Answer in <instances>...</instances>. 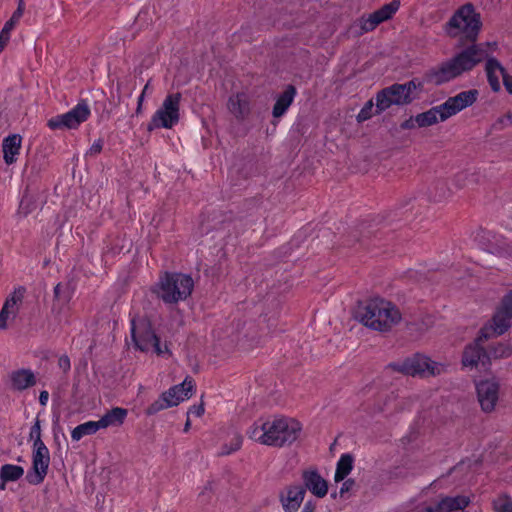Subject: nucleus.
Returning <instances> with one entry per match:
<instances>
[{"label":"nucleus","instance_id":"dca6fc26","mask_svg":"<svg viewBox=\"0 0 512 512\" xmlns=\"http://www.w3.org/2000/svg\"><path fill=\"white\" fill-rule=\"evenodd\" d=\"M305 498V488L299 484H292L284 488L279 500L284 512H297Z\"/></svg>","mask_w":512,"mask_h":512},{"label":"nucleus","instance_id":"20e7f679","mask_svg":"<svg viewBox=\"0 0 512 512\" xmlns=\"http://www.w3.org/2000/svg\"><path fill=\"white\" fill-rule=\"evenodd\" d=\"M420 82L411 80L404 84H393L379 91L375 97V112L380 114L393 105L401 106L411 103L416 98Z\"/></svg>","mask_w":512,"mask_h":512},{"label":"nucleus","instance_id":"680f3d73","mask_svg":"<svg viewBox=\"0 0 512 512\" xmlns=\"http://www.w3.org/2000/svg\"><path fill=\"white\" fill-rule=\"evenodd\" d=\"M190 428V421L187 420L186 424H185V427H184V432H187Z\"/></svg>","mask_w":512,"mask_h":512},{"label":"nucleus","instance_id":"b1692460","mask_svg":"<svg viewBox=\"0 0 512 512\" xmlns=\"http://www.w3.org/2000/svg\"><path fill=\"white\" fill-rule=\"evenodd\" d=\"M11 385L14 390L22 391L36 383L34 373L29 369H19L10 375Z\"/></svg>","mask_w":512,"mask_h":512},{"label":"nucleus","instance_id":"79ce46f5","mask_svg":"<svg viewBox=\"0 0 512 512\" xmlns=\"http://www.w3.org/2000/svg\"><path fill=\"white\" fill-rule=\"evenodd\" d=\"M103 148V140L98 139L93 142V144L90 146L89 150L86 153V156H95L99 154L102 151Z\"/></svg>","mask_w":512,"mask_h":512},{"label":"nucleus","instance_id":"7c9ffc66","mask_svg":"<svg viewBox=\"0 0 512 512\" xmlns=\"http://www.w3.org/2000/svg\"><path fill=\"white\" fill-rule=\"evenodd\" d=\"M476 240L482 249L487 250L491 253L497 252L495 244L498 243V238L495 234L490 231H478L476 234Z\"/></svg>","mask_w":512,"mask_h":512},{"label":"nucleus","instance_id":"f704fd0d","mask_svg":"<svg viewBox=\"0 0 512 512\" xmlns=\"http://www.w3.org/2000/svg\"><path fill=\"white\" fill-rule=\"evenodd\" d=\"M175 402H167L166 398L161 395L156 401H154L149 407L146 409L147 415H154L161 410L167 409L169 407H173Z\"/></svg>","mask_w":512,"mask_h":512},{"label":"nucleus","instance_id":"6e6d98bb","mask_svg":"<svg viewBox=\"0 0 512 512\" xmlns=\"http://www.w3.org/2000/svg\"><path fill=\"white\" fill-rule=\"evenodd\" d=\"M203 412H204V408L201 406H199V407L194 406L190 409V413H193L196 416H201L203 414Z\"/></svg>","mask_w":512,"mask_h":512},{"label":"nucleus","instance_id":"c9c22d12","mask_svg":"<svg viewBox=\"0 0 512 512\" xmlns=\"http://www.w3.org/2000/svg\"><path fill=\"white\" fill-rule=\"evenodd\" d=\"M512 354V346L510 344L499 343L497 346L493 347L489 353L488 359L490 357L493 358H503L508 357Z\"/></svg>","mask_w":512,"mask_h":512},{"label":"nucleus","instance_id":"9b49d317","mask_svg":"<svg viewBox=\"0 0 512 512\" xmlns=\"http://www.w3.org/2000/svg\"><path fill=\"white\" fill-rule=\"evenodd\" d=\"M480 62L481 60L471 43L466 47L457 49L454 56L450 58V78H454L465 72L471 71Z\"/></svg>","mask_w":512,"mask_h":512},{"label":"nucleus","instance_id":"37998d69","mask_svg":"<svg viewBox=\"0 0 512 512\" xmlns=\"http://www.w3.org/2000/svg\"><path fill=\"white\" fill-rule=\"evenodd\" d=\"M31 199L30 197L26 196L24 197L21 202H20V206H19V209L21 212L24 213V215H27L29 214L33 209L31 208Z\"/></svg>","mask_w":512,"mask_h":512},{"label":"nucleus","instance_id":"c85d7f7f","mask_svg":"<svg viewBox=\"0 0 512 512\" xmlns=\"http://www.w3.org/2000/svg\"><path fill=\"white\" fill-rule=\"evenodd\" d=\"M98 421H87L76 426L71 432V438L73 441H79L81 438L87 435H93L100 430Z\"/></svg>","mask_w":512,"mask_h":512},{"label":"nucleus","instance_id":"5701e85b","mask_svg":"<svg viewBox=\"0 0 512 512\" xmlns=\"http://www.w3.org/2000/svg\"><path fill=\"white\" fill-rule=\"evenodd\" d=\"M448 117V101L442 103L439 107H434L429 111L416 116L417 126L425 127L436 123L439 119L445 120Z\"/></svg>","mask_w":512,"mask_h":512},{"label":"nucleus","instance_id":"c03bdc74","mask_svg":"<svg viewBox=\"0 0 512 512\" xmlns=\"http://www.w3.org/2000/svg\"><path fill=\"white\" fill-rule=\"evenodd\" d=\"M355 486V481L353 479H347L343 482L340 488V496L343 497L346 493L350 492Z\"/></svg>","mask_w":512,"mask_h":512},{"label":"nucleus","instance_id":"aec40b11","mask_svg":"<svg viewBox=\"0 0 512 512\" xmlns=\"http://www.w3.org/2000/svg\"><path fill=\"white\" fill-rule=\"evenodd\" d=\"M485 72L491 89L494 92L500 91V78L504 79V75L507 74L502 64L496 58H488L485 61Z\"/></svg>","mask_w":512,"mask_h":512},{"label":"nucleus","instance_id":"0eeeda50","mask_svg":"<svg viewBox=\"0 0 512 512\" xmlns=\"http://www.w3.org/2000/svg\"><path fill=\"white\" fill-rule=\"evenodd\" d=\"M181 94H169L163 100L161 106L152 115L148 124V130L152 131L158 128L171 129L180 119Z\"/></svg>","mask_w":512,"mask_h":512},{"label":"nucleus","instance_id":"bb28decb","mask_svg":"<svg viewBox=\"0 0 512 512\" xmlns=\"http://www.w3.org/2000/svg\"><path fill=\"white\" fill-rule=\"evenodd\" d=\"M127 416V410L120 407H115L105 413L99 420L98 423L101 429H105L111 426H120L123 424Z\"/></svg>","mask_w":512,"mask_h":512},{"label":"nucleus","instance_id":"6e6552de","mask_svg":"<svg viewBox=\"0 0 512 512\" xmlns=\"http://www.w3.org/2000/svg\"><path fill=\"white\" fill-rule=\"evenodd\" d=\"M391 368L406 375L429 377L440 374L444 371V364L435 362L425 355H415L406 359L401 364H393Z\"/></svg>","mask_w":512,"mask_h":512},{"label":"nucleus","instance_id":"4be33fe9","mask_svg":"<svg viewBox=\"0 0 512 512\" xmlns=\"http://www.w3.org/2000/svg\"><path fill=\"white\" fill-rule=\"evenodd\" d=\"M479 338L474 344L468 346L463 354L462 363L465 367H478L486 365L488 356L484 353L483 348L480 346Z\"/></svg>","mask_w":512,"mask_h":512},{"label":"nucleus","instance_id":"5fc2aeb1","mask_svg":"<svg viewBox=\"0 0 512 512\" xmlns=\"http://www.w3.org/2000/svg\"><path fill=\"white\" fill-rule=\"evenodd\" d=\"M501 123L505 124V125H510L512 124V111L511 112H508L505 116H503L501 119H500Z\"/></svg>","mask_w":512,"mask_h":512},{"label":"nucleus","instance_id":"cd10ccee","mask_svg":"<svg viewBox=\"0 0 512 512\" xmlns=\"http://www.w3.org/2000/svg\"><path fill=\"white\" fill-rule=\"evenodd\" d=\"M354 458L351 454H342L337 461L336 471L334 475L335 482L343 481L353 469Z\"/></svg>","mask_w":512,"mask_h":512},{"label":"nucleus","instance_id":"49530a36","mask_svg":"<svg viewBox=\"0 0 512 512\" xmlns=\"http://www.w3.org/2000/svg\"><path fill=\"white\" fill-rule=\"evenodd\" d=\"M15 26L9 22V20L4 24V27L2 28L0 35L5 37L6 39H10V32L13 30Z\"/></svg>","mask_w":512,"mask_h":512},{"label":"nucleus","instance_id":"ddd939ff","mask_svg":"<svg viewBox=\"0 0 512 512\" xmlns=\"http://www.w3.org/2000/svg\"><path fill=\"white\" fill-rule=\"evenodd\" d=\"M400 7L399 0H393L368 15H363L358 25L361 33L373 31L379 24L391 19Z\"/></svg>","mask_w":512,"mask_h":512},{"label":"nucleus","instance_id":"393cba45","mask_svg":"<svg viewBox=\"0 0 512 512\" xmlns=\"http://www.w3.org/2000/svg\"><path fill=\"white\" fill-rule=\"evenodd\" d=\"M295 95L296 89L290 85L277 97L272 111L275 118L281 117L285 114L293 103Z\"/></svg>","mask_w":512,"mask_h":512},{"label":"nucleus","instance_id":"412c9836","mask_svg":"<svg viewBox=\"0 0 512 512\" xmlns=\"http://www.w3.org/2000/svg\"><path fill=\"white\" fill-rule=\"evenodd\" d=\"M22 146V137L19 134H12L5 137L2 141L3 159L7 165H12L17 161Z\"/></svg>","mask_w":512,"mask_h":512},{"label":"nucleus","instance_id":"9d476101","mask_svg":"<svg viewBox=\"0 0 512 512\" xmlns=\"http://www.w3.org/2000/svg\"><path fill=\"white\" fill-rule=\"evenodd\" d=\"M475 387L481 410L484 413L495 411L500 396L499 381L495 377H489L476 382Z\"/></svg>","mask_w":512,"mask_h":512},{"label":"nucleus","instance_id":"a878e982","mask_svg":"<svg viewBox=\"0 0 512 512\" xmlns=\"http://www.w3.org/2000/svg\"><path fill=\"white\" fill-rule=\"evenodd\" d=\"M478 92L476 90H469L459 93L453 98H450V115L456 114L464 108L472 105L477 99Z\"/></svg>","mask_w":512,"mask_h":512},{"label":"nucleus","instance_id":"4468645a","mask_svg":"<svg viewBox=\"0 0 512 512\" xmlns=\"http://www.w3.org/2000/svg\"><path fill=\"white\" fill-rule=\"evenodd\" d=\"M512 325V309L502 301L491 323L481 331L483 337L501 335Z\"/></svg>","mask_w":512,"mask_h":512},{"label":"nucleus","instance_id":"de8ad7c7","mask_svg":"<svg viewBox=\"0 0 512 512\" xmlns=\"http://www.w3.org/2000/svg\"><path fill=\"white\" fill-rule=\"evenodd\" d=\"M24 10H25L24 0H19L18 7L14 11L12 17H14V19H19L20 20L21 17L23 16Z\"/></svg>","mask_w":512,"mask_h":512},{"label":"nucleus","instance_id":"0e129e2a","mask_svg":"<svg viewBox=\"0 0 512 512\" xmlns=\"http://www.w3.org/2000/svg\"><path fill=\"white\" fill-rule=\"evenodd\" d=\"M6 483H7V482H3V481L1 482V484H0V489H1V490H4V489H5V484H6Z\"/></svg>","mask_w":512,"mask_h":512},{"label":"nucleus","instance_id":"a19ab883","mask_svg":"<svg viewBox=\"0 0 512 512\" xmlns=\"http://www.w3.org/2000/svg\"><path fill=\"white\" fill-rule=\"evenodd\" d=\"M448 80V65L443 64L438 72L431 75V81L436 84L444 83Z\"/></svg>","mask_w":512,"mask_h":512},{"label":"nucleus","instance_id":"e433bc0d","mask_svg":"<svg viewBox=\"0 0 512 512\" xmlns=\"http://www.w3.org/2000/svg\"><path fill=\"white\" fill-rule=\"evenodd\" d=\"M29 440L33 441V447L45 445L41 439V425L38 418L35 419L34 424L30 428Z\"/></svg>","mask_w":512,"mask_h":512},{"label":"nucleus","instance_id":"864d4df0","mask_svg":"<svg viewBox=\"0 0 512 512\" xmlns=\"http://www.w3.org/2000/svg\"><path fill=\"white\" fill-rule=\"evenodd\" d=\"M505 305H507L510 309H512V290L509 291L502 300Z\"/></svg>","mask_w":512,"mask_h":512},{"label":"nucleus","instance_id":"6ab92c4d","mask_svg":"<svg viewBox=\"0 0 512 512\" xmlns=\"http://www.w3.org/2000/svg\"><path fill=\"white\" fill-rule=\"evenodd\" d=\"M194 383L191 378H186L181 384L171 387L168 391L162 393L167 402H175L177 406L180 402L189 399L192 396Z\"/></svg>","mask_w":512,"mask_h":512},{"label":"nucleus","instance_id":"bf43d9fd","mask_svg":"<svg viewBox=\"0 0 512 512\" xmlns=\"http://www.w3.org/2000/svg\"><path fill=\"white\" fill-rule=\"evenodd\" d=\"M148 91H149V83H147V84L144 86V88H143V90H142V94H146V93H148Z\"/></svg>","mask_w":512,"mask_h":512},{"label":"nucleus","instance_id":"473e14b6","mask_svg":"<svg viewBox=\"0 0 512 512\" xmlns=\"http://www.w3.org/2000/svg\"><path fill=\"white\" fill-rule=\"evenodd\" d=\"M494 512H512V498L507 493H501L492 500Z\"/></svg>","mask_w":512,"mask_h":512},{"label":"nucleus","instance_id":"1a4fd4ad","mask_svg":"<svg viewBox=\"0 0 512 512\" xmlns=\"http://www.w3.org/2000/svg\"><path fill=\"white\" fill-rule=\"evenodd\" d=\"M90 107L86 101H80L70 111L51 118L47 125L50 129H75L90 116Z\"/></svg>","mask_w":512,"mask_h":512},{"label":"nucleus","instance_id":"052dcab7","mask_svg":"<svg viewBox=\"0 0 512 512\" xmlns=\"http://www.w3.org/2000/svg\"><path fill=\"white\" fill-rule=\"evenodd\" d=\"M9 22H11L15 26L19 22V19H14V17H11L9 19Z\"/></svg>","mask_w":512,"mask_h":512},{"label":"nucleus","instance_id":"2eb2a0df","mask_svg":"<svg viewBox=\"0 0 512 512\" xmlns=\"http://www.w3.org/2000/svg\"><path fill=\"white\" fill-rule=\"evenodd\" d=\"M25 293L26 289L22 286H19L15 288L14 291L7 297L0 311V329H6L8 319L10 317H16L20 305L23 302Z\"/></svg>","mask_w":512,"mask_h":512},{"label":"nucleus","instance_id":"a211bd4d","mask_svg":"<svg viewBox=\"0 0 512 512\" xmlns=\"http://www.w3.org/2000/svg\"><path fill=\"white\" fill-rule=\"evenodd\" d=\"M227 108L236 119H246L251 111L249 95L244 92L231 95L228 99Z\"/></svg>","mask_w":512,"mask_h":512},{"label":"nucleus","instance_id":"603ef678","mask_svg":"<svg viewBox=\"0 0 512 512\" xmlns=\"http://www.w3.org/2000/svg\"><path fill=\"white\" fill-rule=\"evenodd\" d=\"M49 400V393L46 390L40 392L39 402L42 406H46Z\"/></svg>","mask_w":512,"mask_h":512},{"label":"nucleus","instance_id":"4d7b16f0","mask_svg":"<svg viewBox=\"0 0 512 512\" xmlns=\"http://www.w3.org/2000/svg\"><path fill=\"white\" fill-rule=\"evenodd\" d=\"M9 40L0 35V52L4 49Z\"/></svg>","mask_w":512,"mask_h":512},{"label":"nucleus","instance_id":"39448f33","mask_svg":"<svg viewBox=\"0 0 512 512\" xmlns=\"http://www.w3.org/2000/svg\"><path fill=\"white\" fill-rule=\"evenodd\" d=\"M193 279L182 273H167L161 278L157 295L167 304L185 300L192 292Z\"/></svg>","mask_w":512,"mask_h":512},{"label":"nucleus","instance_id":"4c0bfd02","mask_svg":"<svg viewBox=\"0 0 512 512\" xmlns=\"http://www.w3.org/2000/svg\"><path fill=\"white\" fill-rule=\"evenodd\" d=\"M374 101L371 99L369 101H367L365 103V105L362 107V109L359 111L358 115H357V121L358 122H364L368 119H370L373 114H377L375 111H374Z\"/></svg>","mask_w":512,"mask_h":512},{"label":"nucleus","instance_id":"58836bf2","mask_svg":"<svg viewBox=\"0 0 512 512\" xmlns=\"http://www.w3.org/2000/svg\"><path fill=\"white\" fill-rule=\"evenodd\" d=\"M470 503V496L468 495H458L453 498H450V511L451 510H461L468 506Z\"/></svg>","mask_w":512,"mask_h":512},{"label":"nucleus","instance_id":"a18cd8bd","mask_svg":"<svg viewBox=\"0 0 512 512\" xmlns=\"http://www.w3.org/2000/svg\"><path fill=\"white\" fill-rule=\"evenodd\" d=\"M58 366L64 372L69 371L70 367H71V364H70V359L68 358V356H66V355L61 356L58 359Z\"/></svg>","mask_w":512,"mask_h":512},{"label":"nucleus","instance_id":"f257e3e1","mask_svg":"<svg viewBox=\"0 0 512 512\" xmlns=\"http://www.w3.org/2000/svg\"><path fill=\"white\" fill-rule=\"evenodd\" d=\"M301 425L292 418H274L256 421L247 431L250 439L263 445L282 447L299 437Z\"/></svg>","mask_w":512,"mask_h":512},{"label":"nucleus","instance_id":"f8f14e48","mask_svg":"<svg viewBox=\"0 0 512 512\" xmlns=\"http://www.w3.org/2000/svg\"><path fill=\"white\" fill-rule=\"evenodd\" d=\"M50 464V452L46 445L33 447L32 468L27 473L26 479L32 485L41 484L47 473Z\"/></svg>","mask_w":512,"mask_h":512},{"label":"nucleus","instance_id":"8fccbe9b","mask_svg":"<svg viewBox=\"0 0 512 512\" xmlns=\"http://www.w3.org/2000/svg\"><path fill=\"white\" fill-rule=\"evenodd\" d=\"M317 508L316 502L312 500H308L305 502L302 510L300 512H315Z\"/></svg>","mask_w":512,"mask_h":512},{"label":"nucleus","instance_id":"c756f323","mask_svg":"<svg viewBox=\"0 0 512 512\" xmlns=\"http://www.w3.org/2000/svg\"><path fill=\"white\" fill-rule=\"evenodd\" d=\"M23 475L24 469L18 465L5 464L0 468V479L3 482L17 481Z\"/></svg>","mask_w":512,"mask_h":512},{"label":"nucleus","instance_id":"ea45409f","mask_svg":"<svg viewBox=\"0 0 512 512\" xmlns=\"http://www.w3.org/2000/svg\"><path fill=\"white\" fill-rule=\"evenodd\" d=\"M241 445H242V437L239 434L234 433L233 437L231 439V442H230V446L228 447V445H224L220 454H222V455L231 454L232 452L240 449Z\"/></svg>","mask_w":512,"mask_h":512},{"label":"nucleus","instance_id":"3c124183","mask_svg":"<svg viewBox=\"0 0 512 512\" xmlns=\"http://www.w3.org/2000/svg\"><path fill=\"white\" fill-rule=\"evenodd\" d=\"M503 85L505 86L508 93L512 94V76L511 75H504L503 79Z\"/></svg>","mask_w":512,"mask_h":512},{"label":"nucleus","instance_id":"e2e57ef3","mask_svg":"<svg viewBox=\"0 0 512 512\" xmlns=\"http://www.w3.org/2000/svg\"><path fill=\"white\" fill-rule=\"evenodd\" d=\"M59 290H60V284H58L55 288H54V292H55V295L58 296L59 294Z\"/></svg>","mask_w":512,"mask_h":512},{"label":"nucleus","instance_id":"f03ea898","mask_svg":"<svg viewBox=\"0 0 512 512\" xmlns=\"http://www.w3.org/2000/svg\"><path fill=\"white\" fill-rule=\"evenodd\" d=\"M359 317L369 328L388 331L400 322L401 313L393 303L382 298H374L360 310Z\"/></svg>","mask_w":512,"mask_h":512},{"label":"nucleus","instance_id":"13d9d810","mask_svg":"<svg viewBox=\"0 0 512 512\" xmlns=\"http://www.w3.org/2000/svg\"><path fill=\"white\" fill-rule=\"evenodd\" d=\"M144 96L145 94H140V96L138 97V107H137V112H140L141 110V105H142V102L144 100Z\"/></svg>","mask_w":512,"mask_h":512},{"label":"nucleus","instance_id":"2f4dec72","mask_svg":"<svg viewBox=\"0 0 512 512\" xmlns=\"http://www.w3.org/2000/svg\"><path fill=\"white\" fill-rule=\"evenodd\" d=\"M471 44L478 54L481 62L483 60L487 61L488 58H493L491 54H493L498 49V43L496 41H487L482 43L471 42Z\"/></svg>","mask_w":512,"mask_h":512},{"label":"nucleus","instance_id":"72a5a7b5","mask_svg":"<svg viewBox=\"0 0 512 512\" xmlns=\"http://www.w3.org/2000/svg\"><path fill=\"white\" fill-rule=\"evenodd\" d=\"M417 512H448V497L440 496L437 501L425 504Z\"/></svg>","mask_w":512,"mask_h":512},{"label":"nucleus","instance_id":"f3484780","mask_svg":"<svg viewBox=\"0 0 512 512\" xmlns=\"http://www.w3.org/2000/svg\"><path fill=\"white\" fill-rule=\"evenodd\" d=\"M302 487L317 498H324L328 493V483L316 469H306L302 472Z\"/></svg>","mask_w":512,"mask_h":512},{"label":"nucleus","instance_id":"7ed1b4c3","mask_svg":"<svg viewBox=\"0 0 512 512\" xmlns=\"http://www.w3.org/2000/svg\"><path fill=\"white\" fill-rule=\"evenodd\" d=\"M481 29V15L470 3L460 7L450 18V36L476 42Z\"/></svg>","mask_w":512,"mask_h":512},{"label":"nucleus","instance_id":"09e8293b","mask_svg":"<svg viewBox=\"0 0 512 512\" xmlns=\"http://www.w3.org/2000/svg\"><path fill=\"white\" fill-rule=\"evenodd\" d=\"M417 126L416 117H411L401 124L402 129H413Z\"/></svg>","mask_w":512,"mask_h":512},{"label":"nucleus","instance_id":"423d86ee","mask_svg":"<svg viewBox=\"0 0 512 512\" xmlns=\"http://www.w3.org/2000/svg\"><path fill=\"white\" fill-rule=\"evenodd\" d=\"M131 338L135 348L140 351L146 352L153 349L157 355H165L169 352L167 346L161 347L150 322L145 318L131 320Z\"/></svg>","mask_w":512,"mask_h":512}]
</instances>
